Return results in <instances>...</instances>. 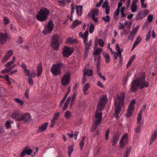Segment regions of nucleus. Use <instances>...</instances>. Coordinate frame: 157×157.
Segmentation results:
<instances>
[{
  "label": "nucleus",
  "instance_id": "nucleus-1",
  "mask_svg": "<svg viewBox=\"0 0 157 157\" xmlns=\"http://www.w3.org/2000/svg\"><path fill=\"white\" fill-rule=\"evenodd\" d=\"M145 75L144 73L139 76L138 78L134 80L131 84V91L134 93L137 90L138 87L142 89L144 87H147L149 86L148 83L146 82Z\"/></svg>",
  "mask_w": 157,
  "mask_h": 157
},
{
  "label": "nucleus",
  "instance_id": "nucleus-2",
  "mask_svg": "<svg viewBox=\"0 0 157 157\" xmlns=\"http://www.w3.org/2000/svg\"><path fill=\"white\" fill-rule=\"evenodd\" d=\"M108 98L106 95H104L99 99L97 105V108L95 113V121L100 123L101 119L102 113L101 112L97 113L101 111L104 108L107 102Z\"/></svg>",
  "mask_w": 157,
  "mask_h": 157
},
{
  "label": "nucleus",
  "instance_id": "nucleus-3",
  "mask_svg": "<svg viewBox=\"0 0 157 157\" xmlns=\"http://www.w3.org/2000/svg\"><path fill=\"white\" fill-rule=\"evenodd\" d=\"M125 93L124 92H122L120 95L117 94L116 97L118 99L114 100V105H115V113L113 114V116L117 119L118 117V115L120 114L122 107L123 106L124 102L125 99Z\"/></svg>",
  "mask_w": 157,
  "mask_h": 157
},
{
  "label": "nucleus",
  "instance_id": "nucleus-4",
  "mask_svg": "<svg viewBox=\"0 0 157 157\" xmlns=\"http://www.w3.org/2000/svg\"><path fill=\"white\" fill-rule=\"evenodd\" d=\"M49 13V10L46 8L40 9L36 15V19L40 21H45L48 18Z\"/></svg>",
  "mask_w": 157,
  "mask_h": 157
},
{
  "label": "nucleus",
  "instance_id": "nucleus-5",
  "mask_svg": "<svg viewBox=\"0 0 157 157\" xmlns=\"http://www.w3.org/2000/svg\"><path fill=\"white\" fill-rule=\"evenodd\" d=\"M63 66V64L61 62L53 64L52 67L50 71L53 75L55 76L59 75L61 73V68Z\"/></svg>",
  "mask_w": 157,
  "mask_h": 157
},
{
  "label": "nucleus",
  "instance_id": "nucleus-6",
  "mask_svg": "<svg viewBox=\"0 0 157 157\" xmlns=\"http://www.w3.org/2000/svg\"><path fill=\"white\" fill-rule=\"evenodd\" d=\"M59 36L58 35H54L52 37L51 42V46L52 48L55 50H57L59 47Z\"/></svg>",
  "mask_w": 157,
  "mask_h": 157
},
{
  "label": "nucleus",
  "instance_id": "nucleus-7",
  "mask_svg": "<svg viewBox=\"0 0 157 157\" xmlns=\"http://www.w3.org/2000/svg\"><path fill=\"white\" fill-rule=\"evenodd\" d=\"M71 74L69 72L67 71L63 76L62 79L61 83L63 86H65L70 82Z\"/></svg>",
  "mask_w": 157,
  "mask_h": 157
},
{
  "label": "nucleus",
  "instance_id": "nucleus-8",
  "mask_svg": "<svg viewBox=\"0 0 157 157\" xmlns=\"http://www.w3.org/2000/svg\"><path fill=\"white\" fill-rule=\"evenodd\" d=\"M53 23L52 21H50L46 26V28L42 31L43 34L46 35L50 33L52 30Z\"/></svg>",
  "mask_w": 157,
  "mask_h": 157
},
{
  "label": "nucleus",
  "instance_id": "nucleus-9",
  "mask_svg": "<svg viewBox=\"0 0 157 157\" xmlns=\"http://www.w3.org/2000/svg\"><path fill=\"white\" fill-rule=\"evenodd\" d=\"M128 134L125 133L122 137L120 142L119 148H123L124 146L128 143Z\"/></svg>",
  "mask_w": 157,
  "mask_h": 157
},
{
  "label": "nucleus",
  "instance_id": "nucleus-10",
  "mask_svg": "<svg viewBox=\"0 0 157 157\" xmlns=\"http://www.w3.org/2000/svg\"><path fill=\"white\" fill-rule=\"evenodd\" d=\"M73 52V49L71 48L65 46L63 48V54L64 57H68L71 55Z\"/></svg>",
  "mask_w": 157,
  "mask_h": 157
},
{
  "label": "nucleus",
  "instance_id": "nucleus-11",
  "mask_svg": "<svg viewBox=\"0 0 157 157\" xmlns=\"http://www.w3.org/2000/svg\"><path fill=\"white\" fill-rule=\"evenodd\" d=\"M8 33L7 32L0 33V44L2 45L4 44L8 38Z\"/></svg>",
  "mask_w": 157,
  "mask_h": 157
},
{
  "label": "nucleus",
  "instance_id": "nucleus-12",
  "mask_svg": "<svg viewBox=\"0 0 157 157\" xmlns=\"http://www.w3.org/2000/svg\"><path fill=\"white\" fill-rule=\"evenodd\" d=\"M31 117L29 113H26L24 114H21V121H23L24 122L29 121L31 120Z\"/></svg>",
  "mask_w": 157,
  "mask_h": 157
},
{
  "label": "nucleus",
  "instance_id": "nucleus-13",
  "mask_svg": "<svg viewBox=\"0 0 157 157\" xmlns=\"http://www.w3.org/2000/svg\"><path fill=\"white\" fill-rule=\"evenodd\" d=\"M21 114L19 112L17 111L13 112L11 114L12 117L18 121H21Z\"/></svg>",
  "mask_w": 157,
  "mask_h": 157
},
{
  "label": "nucleus",
  "instance_id": "nucleus-14",
  "mask_svg": "<svg viewBox=\"0 0 157 157\" xmlns=\"http://www.w3.org/2000/svg\"><path fill=\"white\" fill-rule=\"evenodd\" d=\"M85 40H83V43L85 45V49L86 50H89L90 47L91 46L92 43V40H90L89 42H87V39L85 38Z\"/></svg>",
  "mask_w": 157,
  "mask_h": 157
},
{
  "label": "nucleus",
  "instance_id": "nucleus-15",
  "mask_svg": "<svg viewBox=\"0 0 157 157\" xmlns=\"http://www.w3.org/2000/svg\"><path fill=\"white\" fill-rule=\"evenodd\" d=\"M120 136V134L118 131L115 132L113 137L112 142L116 143L118 141Z\"/></svg>",
  "mask_w": 157,
  "mask_h": 157
},
{
  "label": "nucleus",
  "instance_id": "nucleus-16",
  "mask_svg": "<svg viewBox=\"0 0 157 157\" xmlns=\"http://www.w3.org/2000/svg\"><path fill=\"white\" fill-rule=\"evenodd\" d=\"M48 123V122H45L42 125L39 127L38 129V132L41 133L44 131L47 128Z\"/></svg>",
  "mask_w": 157,
  "mask_h": 157
},
{
  "label": "nucleus",
  "instance_id": "nucleus-17",
  "mask_svg": "<svg viewBox=\"0 0 157 157\" xmlns=\"http://www.w3.org/2000/svg\"><path fill=\"white\" fill-rule=\"evenodd\" d=\"M134 108L132 107L128 106V109L127 113L126 114V116L127 118H129L132 115L134 110Z\"/></svg>",
  "mask_w": 157,
  "mask_h": 157
},
{
  "label": "nucleus",
  "instance_id": "nucleus-18",
  "mask_svg": "<svg viewBox=\"0 0 157 157\" xmlns=\"http://www.w3.org/2000/svg\"><path fill=\"white\" fill-rule=\"evenodd\" d=\"M141 38L139 36L136 38V40L134 42L132 47V48L131 50H133L134 48L139 44V43L141 41Z\"/></svg>",
  "mask_w": 157,
  "mask_h": 157
},
{
  "label": "nucleus",
  "instance_id": "nucleus-19",
  "mask_svg": "<svg viewBox=\"0 0 157 157\" xmlns=\"http://www.w3.org/2000/svg\"><path fill=\"white\" fill-rule=\"evenodd\" d=\"M75 8L78 16H81L82 14V7L81 6H76Z\"/></svg>",
  "mask_w": 157,
  "mask_h": 157
},
{
  "label": "nucleus",
  "instance_id": "nucleus-20",
  "mask_svg": "<svg viewBox=\"0 0 157 157\" xmlns=\"http://www.w3.org/2000/svg\"><path fill=\"white\" fill-rule=\"evenodd\" d=\"M88 32L87 30L85 31L83 34H82V32L79 33L78 35L80 37H81L84 40H85V38L86 37L87 38H88Z\"/></svg>",
  "mask_w": 157,
  "mask_h": 157
},
{
  "label": "nucleus",
  "instance_id": "nucleus-21",
  "mask_svg": "<svg viewBox=\"0 0 157 157\" xmlns=\"http://www.w3.org/2000/svg\"><path fill=\"white\" fill-rule=\"evenodd\" d=\"M102 49L101 48H98L94 52L93 54L94 55V60H95L97 57V55H100V53L102 51Z\"/></svg>",
  "mask_w": 157,
  "mask_h": 157
},
{
  "label": "nucleus",
  "instance_id": "nucleus-22",
  "mask_svg": "<svg viewBox=\"0 0 157 157\" xmlns=\"http://www.w3.org/2000/svg\"><path fill=\"white\" fill-rule=\"evenodd\" d=\"M42 71V64L41 63H40L38 64L37 67V75L38 77H39L40 76Z\"/></svg>",
  "mask_w": 157,
  "mask_h": 157
},
{
  "label": "nucleus",
  "instance_id": "nucleus-23",
  "mask_svg": "<svg viewBox=\"0 0 157 157\" xmlns=\"http://www.w3.org/2000/svg\"><path fill=\"white\" fill-rule=\"evenodd\" d=\"M157 137V130L155 131L152 135L150 141V144H152L154 140Z\"/></svg>",
  "mask_w": 157,
  "mask_h": 157
},
{
  "label": "nucleus",
  "instance_id": "nucleus-24",
  "mask_svg": "<svg viewBox=\"0 0 157 157\" xmlns=\"http://www.w3.org/2000/svg\"><path fill=\"white\" fill-rule=\"evenodd\" d=\"M66 43L70 44H73L77 42V40L73 38H68L66 40Z\"/></svg>",
  "mask_w": 157,
  "mask_h": 157
},
{
  "label": "nucleus",
  "instance_id": "nucleus-25",
  "mask_svg": "<svg viewBox=\"0 0 157 157\" xmlns=\"http://www.w3.org/2000/svg\"><path fill=\"white\" fill-rule=\"evenodd\" d=\"M82 21H79L77 19L74 21L72 23L71 27L73 29L75 28L76 26L78 25L81 24Z\"/></svg>",
  "mask_w": 157,
  "mask_h": 157
},
{
  "label": "nucleus",
  "instance_id": "nucleus-26",
  "mask_svg": "<svg viewBox=\"0 0 157 157\" xmlns=\"http://www.w3.org/2000/svg\"><path fill=\"white\" fill-rule=\"evenodd\" d=\"M120 10L117 9L114 12V15L113 16V18L114 20H117L118 18V16L119 14Z\"/></svg>",
  "mask_w": 157,
  "mask_h": 157
},
{
  "label": "nucleus",
  "instance_id": "nucleus-27",
  "mask_svg": "<svg viewBox=\"0 0 157 157\" xmlns=\"http://www.w3.org/2000/svg\"><path fill=\"white\" fill-rule=\"evenodd\" d=\"M100 123L99 122L94 121V124L93 125L92 128L91 129V132H93L94 130L96 129L97 128Z\"/></svg>",
  "mask_w": 157,
  "mask_h": 157
},
{
  "label": "nucleus",
  "instance_id": "nucleus-28",
  "mask_svg": "<svg viewBox=\"0 0 157 157\" xmlns=\"http://www.w3.org/2000/svg\"><path fill=\"white\" fill-rule=\"evenodd\" d=\"M103 56L105 58L106 62L107 63H109L110 61V58L109 56L106 53H103Z\"/></svg>",
  "mask_w": 157,
  "mask_h": 157
},
{
  "label": "nucleus",
  "instance_id": "nucleus-29",
  "mask_svg": "<svg viewBox=\"0 0 157 157\" xmlns=\"http://www.w3.org/2000/svg\"><path fill=\"white\" fill-rule=\"evenodd\" d=\"M99 10L98 9H93L91 11L92 17L94 15V16H98V15Z\"/></svg>",
  "mask_w": 157,
  "mask_h": 157
},
{
  "label": "nucleus",
  "instance_id": "nucleus-30",
  "mask_svg": "<svg viewBox=\"0 0 157 157\" xmlns=\"http://www.w3.org/2000/svg\"><path fill=\"white\" fill-rule=\"evenodd\" d=\"M142 113L139 112L138 114L137 117V123L138 124L140 123L142 119Z\"/></svg>",
  "mask_w": 157,
  "mask_h": 157
},
{
  "label": "nucleus",
  "instance_id": "nucleus-31",
  "mask_svg": "<svg viewBox=\"0 0 157 157\" xmlns=\"http://www.w3.org/2000/svg\"><path fill=\"white\" fill-rule=\"evenodd\" d=\"M13 121L10 120L7 121L6 122L5 126L7 129H8L11 127L10 124L13 123Z\"/></svg>",
  "mask_w": 157,
  "mask_h": 157
},
{
  "label": "nucleus",
  "instance_id": "nucleus-32",
  "mask_svg": "<svg viewBox=\"0 0 157 157\" xmlns=\"http://www.w3.org/2000/svg\"><path fill=\"white\" fill-rule=\"evenodd\" d=\"M93 73V71L92 70L88 69L85 71L84 74L87 76H90Z\"/></svg>",
  "mask_w": 157,
  "mask_h": 157
},
{
  "label": "nucleus",
  "instance_id": "nucleus-33",
  "mask_svg": "<svg viewBox=\"0 0 157 157\" xmlns=\"http://www.w3.org/2000/svg\"><path fill=\"white\" fill-rule=\"evenodd\" d=\"M64 116L66 119L70 118L71 116V112L68 111H67L65 113Z\"/></svg>",
  "mask_w": 157,
  "mask_h": 157
},
{
  "label": "nucleus",
  "instance_id": "nucleus-34",
  "mask_svg": "<svg viewBox=\"0 0 157 157\" xmlns=\"http://www.w3.org/2000/svg\"><path fill=\"white\" fill-rule=\"evenodd\" d=\"M90 84L88 83H86L85 86L83 87V91L85 94L86 93V92L87 90L89 87Z\"/></svg>",
  "mask_w": 157,
  "mask_h": 157
},
{
  "label": "nucleus",
  "instance_id": "nucleus-35",
  "mask_svg": "<svg viewBox=\"0 0 157 157\" xmlns=\"http://www.w3.org/2000/svg\"><path fill=\"white\" fill-rule=\"evenodd\" d=\"M144 17L142 13H139L137 15L136 17V20H139L143 18Z\"/></svg>",
  "mask_w": 157,
  "mask_h": 157
},
{
  "label": "nucleus",
  "instance_id": "nucleus-36",
  "mask_svg": "<svg viewBox=\"0 0 157 157\" xmlns=\"http://www.w3.org/2000/svg\"><path fill=\"white\" fill-rule=\"evenodd\" d=\"M59 116V113L56 112L55 113L52 120L53 121H56Z\"/></svg>",
  "mask_w": 157,
  "mask_h": 157
},
{
  "label": "nucleus",
  "instance_id": "nucleus-37",
  "mask_svg": "<svg viewBox=\"0 0 157 157\" xmlns=\"http://www.w3.org/2000/svg\"><path fill=\"white\" fill-rule=\"evenodd\" d=\"M136 4H134L132 3L131 6V11L132 13H134L136 12Z\"/></svg>",
  "mask_w": 157,
  "mask_h": 157
},
{
  "label": "nucleus",
  "instance_id": "nucleus-38",
  "mask_svg": "<svg viewBox=\"0 0 157 157\" xmlns=\"http://www.w3.org/2000/svg\"><path fill=\"white\" fill-rule=\"evenodd\" d=\"M58 2L59 4V6L60 7H63L65 5V2L64 0H63L62 1H60L59 0L58 1Z\"/></svg>",
  "mask_w": 157,
  "mask_h": 157
},
{
  "label": "nucleus",
  "instance_id": "nucleus-39",
  "mask_svg": "<svg viewBox=\"0 0 157 157\" xmlns=\"http://www.w3.org/2000/svg\"><path fill=\"white\" fill-rule=\"evenodd\" d=\"M29 147L28 146H26L25 148H26V149L25 150L26 153L27 155H29L31 154L32 152V150L31 149H29Z\"/></svg>",
  "mask_w": 157,
  "mask_h": 157
},
{
  "label": "nucleus",
  "instance_id": "nucleus-40",
  "mask_svg": "<svg viewBox=\"0 0 157 157\" xmlns=\"http://www.w3.org/2000/svg\"><path fill=\"white\" fill-rule=\"evenodd\" d=\"M14 100L16 102L20 104V106L24 104V102L19 98H15L14 99Z\"/></svg>",
  "mask_w": 157,
  "mask_h": 157
},
{
  "label": "nucleus",
  "instance_id": "nucleus-41",
  "mask_svg": "<svg viewBox=\"0 0 157 157\" xmlns=\"http://www.w3.org/2000/svg\"><path fill=\"white\" fill-rule=\"evenodd\" d=\"M109 2L108 0H105L104 2L103 3V4L102 6V7L103 8H105L107 6H109Z\"/></svg>",
  "mask_w": 157,
  "mask_h": 157
},
{
  "label": "nucleus",
  "instance_id": "nucleus-42",
  "mask_svg": "<svg viewBox=\"0 0 157 157\" xmlns=\"http://www.w3.org/2000/svg\"><path fill=\"white\" fill-rule=\"evenodd\" d=\"M9 58L10 57H9V56H8V55H6L3 58V59L2 60V63H5L9 59Z\"/></svg>",
  "mask_w": 157,
  "mask_h": 157
},
{
  "label": "nucleus",
  "instance_id": "nucleus-43",
  "mask_svg": "<svg viewBox=\"0 0 157 157\" xmlns=\"http://www.w3.org/2000/svg\"><path fill=\"white\" fill-rule=\"evenodd\" d=\"M109 128L107 129L105 132V136L106 140H107L109 138Z\"/></svg>",
  "mask_w": 157,
  "mask_h": 157
},
{
  "label": "nucleus",
  "instance_id": "nucleus-44",
  "mask_svg": "<svg viewBox=\"0 0 157 157\" xmlns=\"http://www.w3.org/2000/svg\"><path fill=\"white\" fill-rule=\"evenodd\" d=\"M73 151V145L69 146L68 148V153H72Z\"/></svg>",
  "mask_w": 157,
  "mask_h": 157
},
{
  "label": "nucleus",
  "instance_id": "nucleus-45",
  "mask_svg": "<svg viewBox=\"0 0 157 157\" xmlns=\"http://www.w3.org/2000/svg\"><path fill=\"white\" fill-rule=\"evenodd\" d=\"M26 148H25L23 149V151L21 152L20 155V157H23L25 155L26 153V151H25V150H26Z\"/></svg>",
  "mask_w": 157,
  "mask_h": 157
},
{
  "label": "nucleus",
  "instance_id": "nucleus-46",
  "mask_svg": "<svg viewBox=\"0 0 157 157\" xmlns=\"http://www.w3.org/2000/svg\"><path fill=\"white\" fill-rule=\"evenodd\" d=\"M102 19L105 21L109 22V21L110 17L108 15H106L105 17H102Z\"/></svg>",
  "mask_w": 157,
  "mask_h": 157
},
{
  "label": "nucleus",
  "instance_id": "nucleus-47",
  "mask_svg": "<svg viewBox=\"0 0 157 157\" xmlns=\"http://www.w3.org/2000/svg\"><path fill=\"white\" fill-rule=\"evenodd\" d=\"M94 30V26L93 24H91L90 27V33H92Z\"/></svg>",
  "mask_w": 157,
  "mask_h": 157
},
{
  "label": "nucleus",
  "instance_id": "nucleus-48",
  "mask_svg": "<svg viewBox=\"0 0 157 157\" xmlns=\"http://www.w3.org/2000/svg\"><path fill=\"white\" fill-rule=\"evenodd\" d=\"M144 17H146L148 13V11L147 10H145L141 12Z\"/></svg>",
  "mask_w": 157,
  "mask_h": 157
},
{
  "label": "nucleus",
  "instance_id": "nucleus-49",
  "mask_svg": "<svg viewBox=\"0 0 157 157\" xmlns=\"http://www.w3.org/2000/svg\"><path fill=\"white\" fill-rule=\"evenodd\" d=\"M9 22V20L7 17H3V23L5 25L8 24Z\"/></svg>",
  "mask_w": 157,
  "mask_h": 157
},
{
  "label": "nucleus",
  "instance_id": "nucleus-50",
  "mask_svg": "<svg viewBox=\"0 0 157 157\" xmlns=\"http://www.w3.org/2000/svg\"><path fill=\"white\" fill-rule=\"evenodd\" d=\"M141 125L142 124H140L139 126L137 127L135 130V131L136 133H139L140 132Z\"/></svg>",
  "mask_w": 157,
  "mask_h": 157
},
{
  "label": "nucleus",
  "instance_id": "nucleus-51",
  "mask_svg": "<svg viewBox=\"0 0 157 157\" xmlns=\"http://www.w3.org/2000/svg\"><path fill=\"white\" fill-rule=\"evenodd\" d=\"M151 30L146 35V41H148L149 40V39L151 37Z\"/></svg>",
  "mask_w": 157,
  "mask_h": 157
},
{
  "label": "nucleus",
  "instance_id": "nucleus-52",
  "mask_svg": "<svg viewBox=\"0 0 157 157\" xmlns=\"http://www.w3.org/2000/svg\"><path fill=\"white\" fill-rule=\"evenodd\" d=\"M132 148L131 147H129L127 148V150L125 152L124 154L128 155L130 152L131 151Z\"/></svg>",
  "mask_w": 157,
  "mask_h": 157
},
{
  "label": "nucleus",
  "instance_id": "nucleus-53",
  "mask_svg": "<svg viewBox=\"0 0 157 157\" xmlns=\"http://www.w3.org/2000/svg\"><path fill=\"white\" fill-rule=\"evenodd\" d=\"M25 75L29 77L31 74L30 73V70L29 69H26L24 70Z\"/></svg>",
  "mask_w": 157,
  "mask_h": 157
},
{
  "label": "nucleus",
  "instance_id": "nucleus-54",
  "mask_svg": "<svg viewBox=\"0 0 157 157\" xmlns=\"http://www.w3.org/2000/svg\"><path fill=\"white\" fill-rule=\"evenodd\" d=\"M153 18V15H149L147 18V21L149 22H151L152 21Z\"/></svg>",
  "mask_w": 157,
  "mask_h": 157
},
{
  "label": "nucleus",
  "instance_id": "nucleus-55",
  "mask_svg": "<svg viewBox=\"0 0 157 157\" xmlns=\"http://www.w3.org/2000/svg\"><path fill=\"white\" fill-rule=\"evenodd\" d=\"M99 45L101 47H103L104 46V43L102 39H100L99 40Z\"/></svg>",
  "mask_w": 157,
  "mask_h": 157
},
{
  "label": "nucleus",
  "instance_id": "nucleus-56",
  "mask_svg": "<svg viewBox=\"0 0 157 157\" xmlns=\"http://www.w3.org/2000/svg\"><path fill=\"white\" fill-rule=\"evenodd\" d=\"M70 88H71L70 87H68L67 92L66 93V94L65 95L64 97L63 98L65 100L67 98V95L69 94V93L70 92Z\"/></svg>",
  "mask_w": 157,
  "mask_h": 157
},
{
  "label": "nucleus",
  "instance_id": "nucleus-57",
  "mask_svg": "<svg viewBox=\"0 0 157 157\" xmlns=\"http://www.w3.org/2000/svg\"><path fill=\"white\" fill-rule=\"evenodd\" d=\"M105 8V13L106 14L108 15L110 11V7L109 6H107Z\"/></svg>",
  "mask_w": 157,
  "mask_h": 157
},
{
  "label": "nucleus",
  "instance_id": "nucleus-58",
  "mask_svg": "<svg viewBox=\"0 0 157 157\" xmlns=\"http://www.w3.org/2000/svg\"><path fill=\"white\" fill-rule=\"evenodd\" d=\"M4 132L3 126L2 124H0V133H3Z\"/></svg>",
  "mask_w": 157,
  "mask_h": 157
},
{
  "label": "nucleus",
  "instance_id": "nucleus-59",
  "mask_svg": "<svg viewBox=\"0 0 157 157\" xmlns=\"http://www.w3.org/2000/svg\"><path fill=\"white\" fill-rule=\"evenodd\" d=\"M103 2V0H100L99 3H97L96 5V6L97 7H99L102 3Z\"/></svg>",
  "mask_w": 157,
  "mask_h": 157
},
{
  "label": "nucleus",
  "instance_id": "nucleus-60",
  "mask_svg": "<svg viewBox=\"0 0 157 157\" xmlns=\"http://www.w3.org/2000/svg\"><path fill=\"white\" fill-rule=\"evenodd\" d=\"M135 35V33H132V34L131 33L130 35L128 36V39H130L131 40H132Z\"/></svg>",
  "mask_w": 157,
  "mask_h": 157
},
{
  "label": "nucleus",
  "instance_id": "nucleus-61",
  "mask_svg": "<svg viewBox=\"0 0 157 157\" xmlns=\"http://www.w3.org/2000/svg\"><path fill=\"white\" fill-rule=\"evenodd\" d=\"M13 54V52L12 51V50H10L7 51L6 55H8V56L10 57Z\"/></svg>",
  "mask_w": 157,
  "mask_h": 157
},
{
  "label": "nucleus",
  "instance_id": "nucleus-62",
  "mask_svg": "<svg viewBox=\"0 0 157 157\" xmlns=\"http://www.w3.org/2000/svg\"><path fill=\"white\" fill-rule=\"evenodd\" d=\"M28 81L30 85H33V82L31 78L29 77V78L28 79Z\"/></svg>",
  "mask_w": 157,
  "mask_h": 157
},
{
  "label": "nucleus",
  "instance_id": "nucleus-63",
  "mask_svg": "<svg viewBox=\"0 0 157 157\" xmlns=\"http://www.w3.org/2000/svg\"><path fill=\"white\" fill-rule=\"evenodd\" d=\"M115 49L117 51V52H119V51H121V50L120 49L119 44H116L115 46Z\"/></svg>",
  "mask_w": 157,
  "mask_h": 157
},
{
  "label": "nucleus",
  "instance_id": "nucleus-64",
  "mask_svg": "<svg viewBox=\"0 0 157 157\" xmlns=\"http://www.w3.org/2000/svg\"><path fill=\"white\" fill-rule=\"evenodd\" d=\"M13 63V61H10L8 62H7L5 65L4 66L5 67H8L10 66L11 64Z\"/></svg>",
  "mask_w": 157,
  "mask_h": 157
}]
</instances>
